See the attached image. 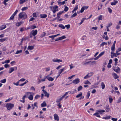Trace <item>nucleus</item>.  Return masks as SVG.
I'll list each match as a JSON object with an SVG mask.
<instances>
[{
	"label": "nucleus",
	"instance_id": "f257e3e1",
	"mask_svg": "<svg viewBox=\"0 0 121 121\" xmlns=\"http://www.w3.org/2000/svg\"><path fill=\"white\" fill-rule=\"evenodd\" d=\"M19 18L18 20H19V18L21 19L23 18V19H26L27 17V15L24 12H23L20 13L18 15Z\"/></svg>",
	"mask_w": 121,
	"mask_h": 121
},
{
	"label": "nucleus",
	"instance_id": "f03ea898",
	"mask_svg": "<svg viewBox=\"0 0 121 121\" xmlns=\"http://www.w3.org/2000/svg\"><path fill=\"white\" fill-rule=\"evenodd\" d=\"M14 104L11 103H7L6 106V107L7 108L8 110H10L11 109L14 107Z\"/></svg>",
	"mask_w": 121,
	"mask_h": 121
},
{
	"label": "nucleus",
	"instance_id": "7ed1b4c3",
	"mask_svg": "<svg viewBox=\"0 0 121 121\" xmlns=\"http://www.w3.org/2000/svg\"><path fill=\"white\" fill-rule=\"evenodd\" d=\"M50 8L54 13H55L58 10V7L57 6H51Z\"/></svg>",
	"mask_w": 121,
	"mask_h": 121
},
{
	"label": "nucleus",
	"instance_id": "20e7f679",
	"mask_svg": "<svg viewBox=\"0 0 121 121\" xmlns=\"http://www.w3.org/2000/svg\"><path fill=\"white\" fill-rule=\"evenodd\" d=\"M79 78H77L73 81V83L75 84H76L79 82Z\"/></svg>",
	"mask_w": 121,
	"mask_h": 121
},
{
	"label": "nucleus",
	"instance_id": "39448f33",
	"mask_svg": "<svg viewBox=\"0 0 121 121\" xmlns=\"http://www.w3.org/2000/svg\"><path fill=\"white\" fill-rule=\"evenodd\" d=\"M46 78L48 81H52L54 80V78L51 77L49 76H46Z\"/></svg>",
	"mask_w": 121,
	"mask_h": 121
},
{
	"label": "nucleus",
	"instance_id": "423d86ee",
	"mask_svg": "<svg viewBox=\"0 0 121 121\" xmlns=\"http://www.w3.org/2000/svg\"><path fill=\"white\" fill-rule=\"evenodd\" d=\"M54 119L55 120L58 121L59 120V117L57 114H55L54 115Z\"/></svg>",
	"mask_w": 121,
	"mask_h": 121
},
{
	"label": "nucleus",
	"instance_id": "0eeeda50",
	"mask_svg": "<svg viewBox=\"0 0 121 121\" xmlns=\"http://www.w3.org/2000/svg\"><path fill=\"white\" fill-rule=\"evenodd\" d=\"M42 91L44 92L45 95V96H47L48 98L49 97V94L46 91L44 90H43Z\"/></svg>",
	"mask_w": 121,
	"mask_h": 121
},
{
	"label": "nucleus",
	"instance_id": "6e6552de",
	"mask_svg": "<svg viewBox=\"0 0 121 121\" xmlns=\"http://www.w3.org/2000/svg\"><path fill=\"white\" fill-rule=\"evenodd\" d=\"M96 111L98 113H99L101 114H103V112H105V111L104 110L101 109L96 110Z\"/></svg>",
	"mask_w": 121,
	"mask_h": 121
},
{
	"label": "nucleus",
	"instance_id": "1a4fd4ad",
	"mask_svg": "<svg viewBox=\"0 0 121 121\" xmlns=\"http://www.w3.org/2000/svg\"><path fill=\"white\" fill-rule=\"evenodd\" d=\"M113 70L115 71L117 73H118L119 71H120V68L118 67H117V68H116V67H114L113 69Z\"/></svg>",
	"mask_w": 121,
	"mask_h": 121
},
{
	"label": "nucleus",
	"instance_id": "9d476101",
	"mask_svg": "<svg viewBox=\"0 0 121 121\" xmlns=\"http://www.w3.org/2000/svg\"><path fill=\"white\" fill-rule=\"evenodd\" d=\"M112 74L114 78L115 79L118 78H119V76L115 73H112Z\"/></svg>",
	"mask_w": 121,
	"mask_h": 121
},
{
	"label": "nucleus",
	"instance_id": "9b49d317",
	"mask_svg": "<svg viewBox=\"0 0 121 121\" xmlns=\"http://www.w3.org/2000/svg\"><path fill=\"white\" fill-rule=\"evenodd\" d=\"M32 32H33L32 33V34L34 36H35L37 34V30H35V31L33 30Z\"/></svg>",
	"mask_w": 121,
	"mask_h": 121
},
{
	"label": "nucleus",
	"instance_id": "f8f14e48",
	"mask_svg": "<svg viewBox=\"0 0 121 121\" xmlns=\"http://www.w3.org/2000/svg\"><path fill=\"white\" fill-rule=\"evenodd\" d=\"M114 2H112L111 3V4L112 5H115L117 3L118 1L116 0H114Z\"/></svg>",
	"mask_w": 121,
	"mask_h": 121
},
{
	"label": "nucleus",
	"instance_id": "ddd939ff",
	"mask_svg": "<svg viewBox=\"0 0 121 121\" xmlns=\"http://www.w3.org/2000/svg\"><path fill=\"white\" fill-rule=\"evenodd\" d=\"M40 17L41 18H46L47 17V15L43 14H41L40 15Z\"/></svg>",
	"mask_w": 121,
	"mask_h": 121
},
{
	"label": "nucleus",
	"instance_id": "4468645a",
	"mask_svg": "<svg viewBox=\"0 0 121 121\" xmlns=\"http://www.w3.org/2000/svg\"><path fill=\"white\" fill-rule=\"evenodd\" d=\"M41 106L42 107L46 106L47 104L46 102L45 101L43 102V103L41 104Z\"/></svg>",
	"mask_w": 121,
	"mask_h": 121
},
{
	"label": "nucleus",
	"instance_id": "2eb2a0df",
	"mask_svg": "<svg viewBox=\"0 0 121 121\" xmlns=\"http://www.w3.org/2000/svg\"><path fill=\"white\" fill-rule=\"evenodd\" d=\"M6 27V26L5 25H2L0 27V30H1L5 29Z\"/></svg>",
	"mask_w": 121,
	"mask_h": 121
},
{
	"label": "nucleus",
	"instance_id": "dca6fc26",
	"mask_svg": "<svg viewBox=\"0 0 121 121\" xmlns=\"http://www.w3.org/2000/svg\"><path fill=\"white\" fill-rule=\"evenodd\" d=\"M64 98L62 96L61 97L60 99H57L56 100V103H59L61 100Z\"/></svg>",
	"mask_w": 121,
	"mask_h": 121
},
{
	"label": "nucleus",
	"instance_id": "f3484780",
	"mask_svg": "<svg viewBox=\"0 0 121 121\" xmlns=\"http://www.w3.org/2000/svg\"><path fill=\"white\" fill-rule=\"evenodd\" d=\"M14 70V67H11L9 69V73H11Z\"/></svg>",
	"mask_w": 121,
	"mask_h": 121
},
{
	"label": "nucleus",
	"instance_id": "a211bd4d",
	"mask_svg": "<svg viewBox=\"0 0 121 121\" xmlns=\"http://www.w3.org/2000/svg\"><path fill=\"white\" fill-rule=\"evenodd\" d=\"M34 48V46H29L27 48V49L28 50H32Z\"/></svg>",
	"mask_w": 121,
	"mask_h": 121
},
{
	"label": "nucleus",
	"instance_id": "6ab92c4d",
	"mask_svg": "<svg viewBox=\"0 0 121 121\" xmlns=\"http://www.w3.org/2000/svg\"><path fill=\"white\" fill-rule=\"evenodd\" d=\"M93 115L94 116H96L97 117H100V116L99 115V113L98 112H96L94 114H93Z\"/></svg>",
	"mask_w": 121,
	"mask_h": 121
},
{
	"label": "nucleus",
	"instance_id": "aec40b11",
	"mask_svg": "<svg viewBox=\"0 0 121 121\" xmlns=\"http://www.w3.org/2000/svg\"><path fill=\"white\" fill-rule=\"evenodd\" d=\"M64 11H60L59 12L57 13V17H58V18H59L60 17L59 16Z\"/></svg>",
	"mask_w": 121,
	"mask_h": 121
},
{
	"label": "nucleus",
	"instance_id": "412c9836",
	"mask_svg": "<svg viewBox=\"0 0 121 121\" xmlns=\"http://www.w3.org/2000/svg\"><path fill=\"white\" fill-rule=\"evenodd\" d=\"M78 9V5H76L75 6L74 9L72 11L73 13L74 12L76 11Z\"/></svg>",
	"mask_w": 121,
	"mask_h": 121
},
{
	"label": "nucleus",
	"instance_id": "4be33fe9",
	"mask_svg": "<svg viewBox=\"0 0 121 121\" xmlns=\"http://www.w3.org/2000/svg\"><path fill=\"white\" fill-rule=\"evenodd\" d=\"M101 86L102 88V89H104L105 87V85L104 84V83L102 82L101 83Z\"/></svg>",
	"mask_w": 121,
	"mask_h": 121
},
{
	"label": "nucleus",
	"instance_id": "5701e85b",
	"mask_svg": "<svg viewBox=\"0 0 121 121\" xmlns=\"http://www.w3.org/2000/svg\"><path fill=\"white\" fill-rule=\"evenodd\" d=\"M110 116H106V117H103L102 118L105 120L108 119L110 118Z\"/></svg>",
	"mask_w": 121,
	"mask_h": 121
},
{
	"label": "nucleus",
	"instance_id": "b1692460",
	"mask_svg": "<svg viewBox=\"0 0 121 121\" xmlns=\"http://www.w3.org/2000/svg\"><path fill=\"white\" fill-rule=\"evenodd\" d=\"M105 108L106 112H108L110 110V108L109 107V106H107L105 107Z\"/></svg>",
	"mask_w": 121,
	"mask_h": 121
},
{
	"label": "nucleus",
	"instance_id": "393cba45",
	"mask_svg": "<svg viewBox=\"0 0 121 121\" xmlns=\"http://www.w3.org/2000/svg\"><path fill=\"white\" fill-rule=\"evenodd\" d=\"M58 26L62 28L63 29H64L65 28V27L62 24H60Z\"/></svg>",
	"mask_w": 121,
	"mask_h": 121
},
{
	"label": "nucleus",
	"instance_id": "a878e982",
	"mask_svg": "<svg viewBox=\"0 0 121 121\" xmlns=\"http://www.w3.org/2000/svg\"><path fill=\"white\" fill-rule=\"evenodd\" d=\"M65 69V68H63L62 69H61L59 71L58 73L60 75V74Z\"/></svg>",
	"mask_w": 121,
	"mask_h": 121
},
{
	"label": "nucleus",
	"instance_id": "bb28decb",
	"mask_svg": "<svg viewBox=\"0 0 121 121\" xmlns=\"http://www.w3.org/2000/svg\"><path fill=\"white\" fill-rule=\"evenodd\" d=\"M23 22H20L17 23L16 24V25L17 26H20L23 23Z\"/></svg>",
	"mask_w": 121,
	"mask_h": 121
},
{
	"label": "nucleus",
	"instance_id": "cd10ccee",
	"mask_svg": "<svg viewBox=\"0 0 121 121\" xmlns=\"http://www.w3.org/2000/svg\"><path fill=\"white\" fill-rule=\"evenodd\" d=\"M28 98L30 100H32L33 99V96L32 95H30L28 97Z\"/></svg>",
	"mask_w": 121,
	"mask_h": 121
},
{
	"label": "nucleus",
	"instance_id": "c85d7f7f",
	"mask_svg": "<svg viewBox=\"0 0 121 121\" xmlns=\"http://www.w3.org/2000/svg\"><path fill=\"white\" fill-rule=\"evenodd\" d=\"M90 91H88L87 93V95H86V98L87 99L89 98V96H90Z\"/></svg>",
	"mask_w": 121,
	"mask_h": 121
},
{
	"label": "nucleus",
	"instance_id": "c756f323",
	"mask_svg": "<svg viewBox=\"0 0 121 121\" xmlns=\"http://www.w3.org/2000/svg\"><path fill=\"white\" fill-rule=\"evenodd\" d=\"M84 83L85 84H91V82L88 80H86L84 82Z\"/></svg>",
	"mask_w": 121,
	"mask_h": 121
},
{
	"label": "nucleus",
	"instance_id": "7c9ffc66",
	"mask_svg": "<svg viewBox=\"0 0 121 121\" xmlns=\"http://www.w3.org/2000/svg\"><path fill=\"white\" fill-rule=\"evenodd\" d=\"M46 35V33L44 32H43L42 34L40 36L41 38H42L43 37H44Z\"/></svg>",
	"mask_w": 121,
	"mask_h": 121
},
{
	"label": "nucleus",
	"instance_id": "2f4dec72",
	"mask_svg": "<svg viewBox=\"0 0 121 121\" xmlns=\"http://www.w3.org/2000/svg\"><path fill=\"white\" fill-rule=\"evenodd\" d=\"M115 46L112 45L111 47V49L112 52H114L115 50Z\"/></svg>",
	"mask_w": 121,
	"mask_h": 121
},
{
	"label": "nucleus",
	"instance_id": "473e14b6",
	"mask_svg": "<svg viewBox=\"0 0 121 121\" xmlns=\"http://www.w3.org/2000/svg\"><path fill=\"white\" fill-rule=\"evenodd\" d=\"M82 94L81 92H80L79 94H78L76 96V97L77 98H79L80 97L82 96Z\"/></svg>",
	"mask_w": 121,
	"mask_h": 121
},
{
	"label": "nucleus",
	"instance_id": "72a5a7b5",
	"mask_svg": "<svg viewBox=\"0 0 121 121\" xmlns=\"http://www.w3.org/2000/svg\"><path fill=\"white\" fill-rule=\"evenodd\" d=\"M22 52V50H21L19 51L17 50L16 53H15V54H17L21 53Z\"/></svg>",
	"mask_w": 121,
	"mask_h": 121
},
{
	"label": "nucleus",
	"instance_id": "f704fd0d",
	"mask_svg": "<svg viewBox=\"0 0 121 121\" xmlns=\"http://www.w3.org/2000/svg\"><path fill=\"white\" fill-rule=\"evenodd\" d=\"M82 88V87L81 86H80L78 88V91H80Z\"/></svg>",
	"mask_w": 121,
	"mask_h": 121
},
{
	"label": "nucleus",
	"instance_id": "c9c22d12",
	"mask_svg": "<svg viewBox=\"0 0 121 121\" xmlns=\"http://www.w3.org/2000/svg\"><path fill=\"white\" fill-rule=\"evenodd\" d=\"M109 102L110 103H111L113 101V99L110 96H109Z\"/></svg>",
	"mask_w": 121,
	"mask_h": 121
},
{
	"label": "nucleus",
	"instance_id": "e433bc0d",
	"mask_svg": "<svg viewBox=\"0 0 121 121\" xmlns=\"http://www.w3.org/2000/svg\"><path fill=\"white\" fill-rule=\"evenodd\" d=\"M26 97V96L24 95L22 97V100L23 101V103H24L25 101V98Z\"/></svg>",
	"mask_w": 121,
	"mask_h": 121
},
{
	"label": "nucleus",
	"instance_id": "4c0bfd02",
	"mask_svg": "<svg viewBox=\"0 0 121 121\" xmlns=\"http://www.w3.org/2000/svg\"><path fill=\"white\" fill-rule=\"evenodd\" d=\"M6 82V79H4L3 80H1L0 82L2 83H4Z\"/></svg>",
	"mask_w": 121,
	"mask_h": 121
},
{
	"label": "nucleus",
	"instance_id": "58836bf2",
	"mask_svg": "<svg viewBox=\"0 0 121 121\" xmlns=\"http://www.w3.org/2000/svg\"><path fill=\"white\" fill-rule=\"evenodd\" d=\"M28 7H23V8H22V9L21 10L22 11H25V10L27 9H28Z\"/></svg>",
	"mask_w": 121,
	"mask_h": 121
},
{
	"label": "nucleus",
	"instance_id": "ea45409f",
	"mask_svg": "<svg viewBox=\"0 0 121 121\" xmlns=\"http://www.w3.org/2000/svg\"><path fill=\"white\" fill-rule=\"evenodd\" d=\"M85 19H86V18H83L81 20V22L79 23V25L81 24L84 21Z\"/></svg>",
	"mask_w": 121,
	"mask_h": 121
},
{
	"label": "nucleus",
	"instance_id": "a19ab883",
	"mask_svg": "<svg viewBox=\"0 0 121 121\" xmlns=\"http://www.w3.org/2000/svg\"><path fill=\"white\" fill-rule=\"evenodd\" d=\"M66 38V37L65 35L63 36H61V37H59V38H60V40H62V39H65Z\"/></svg>",
	"mask_w": 121,
	"mask_h": 121
},
{
	"label": "nucleus",
	"instance_id": "79ce46f5",
	"mask_svg": "<svg viewBox=\"0 0 121 121\" xmlns=\"http://www.w3.org/2000/svg\"><path fill=\"white\" fill-rule=\"evenodd\" d=\"M69 9L66 6H65V7L64 9V11L65 12H67Z\"/></svg>",
	"mask_w": 121,
	"mask_h": 121
},
{
	"label": "nucleus",
	"instance_id": "37998d69",
	"mask_svg": "<svg viewBox=\"0 0 121 121\" xmlns=\"http://www.w3.org/2000/svg\"><path fill=\"white\" fill-rule=\"evenodd\" d=\"M77 15V13H76L75 12L71 16V18H72L73 17H75Z\"/></svg>",
	"mask_w": 121,
	"mask_h": 121
},
{
	"label": "nucleus",
	"instance_id": "c03bdc74",
	"mask_svg": "<svg viewBox=\"0 0 121 121\" xmlns=\"http://www.w3.org/2000/svg\"><path fill=\"white\" fill-rule=\"evenodd\" d=\"M25 2V0H20V4H22Z\"/></svg>",
	"mask_w": 121,
	"mask_h": 121
},
{
	"label": "nucleus",
	"instance_id": "a18cd8bd",
	"mask_svg": "<svg viewBox=\"0 0 121 121\" xmlns=\"http://www.w3.org/2000/svg\"><path fill=\"white\" fill-rule=\"evenodd\" d=\"M107 45V43H106L104 42H103L100 45L101 46H103L104 45Z\"/></svg>",
	"mask_w": 121,
	"mask_h": 121
},
{
	"label": "nucleus",
	"instance_id": "49530a36",
	"mask_svg": "<svg viewBox=\"0 0 121 121\" xmlns=\"http://www.w3.org/2000/svg\"><path fill=\"white\" fill-rule=\"evenodd\" d=\"M6 39V38H5L4 39H0V41L1 42H3Z\"/></svg>",
	"mask_w": 121,
	"mask_h": 121
},
{
	"label": "nucleus",
	"instance_id": "de8ad7c7",
	"mask_svg": "<svg viewBox=\"0 0 121 121\" xmlns=\"http://www.w3.org/2000/svg\"><path fill=\"white\" fill-rule=\"evenodd\" d=\"M76 91L77 90L76 89H74L73 91L70 92V93L72 94H73L76 93Z\"/></svg>",
	"mask_w": 121,
	"mask_h": 121
},
{
	"label": "nucleus",
	"instance_id": "09e8293b",
	"mask_svg": "<svg viewBox=\"0 0 121 121\" xmlns=\"http://www.w3.org/2000/svg\"><path fill=\"white\" fill-rule=\"evenodd\" d=\"M40 96L39 95H36L35 97V99H37L38 98H39L40 97Z\"/></svg>",
	"mask_w": 121,
	"mask_h": 121
},
{
	"label": "nucleus",
	"instance_id": "8fccbe9b",
	"mask_svg": "<svg viewBox=\"0 0 121 121\" xmlns=\"http://www.w3.org/2000/svg\"><path fill=\"white\" fill-rule=\"evenodd\" d=\"M65 27H66L67 29H68L70 28V25L69 24L66 25L65 26Z\"/></svg>",
	"mask_w": 121,
	"mask_h": 121
},
{
	"label": "nucleus",
	"instance_id": "3c124183",
	"mask_svg": "<svg viewBox=\"0 0 121 121\" xmlns=\"http://www.w3.org/2000/svg\"><path fill=\"white\" fill-rule=\"evenodd\" d=\"M93 74V73L92 72H91L90 73H88V76H89L90 77L92 76Z\"/></svg>",
	"mask_w": 121,
	"mask_h": 121
},
{
	"label": "nucleus",
	"instance_id": "603ef678",
	"mask_svg": "<svg viewBox=\"0 0 121 121\" xmlns=\"http://www.w3.org/2000/svg\"><path fill=\"white\" fill-rule=\"evenodd\" d=\"M104 53V52H102L101 53L99 54V56H100V57L101 56L103 55Z\"/></svg>",
	"mask_w": 121,
	"mask_h": 121
},
{
	"label": "nucleus",
	"instance_id": "864d4df0",
	"mask_svg": "<svg viewBox=\"0 0 121 121\" xmlns=\"http://www.w3.org/2000/svg\"><path fill=\"white\" fill-rule=\"evenodd\" d=\"M19 81H18L16 83L15 82H13V84L17 86H18L19 85Z\"/></svg>",
	"mask_w": 121,
	"mask_h": 121
},
{
	"label": "nucleus",
	"instance_id": "5fc2aeb1",
	"mask_svg": "<svg viewBox=\"0 0 121 121\" xmlns=\"http://www.w3.org/2000/svg\"><path fill=\"white\" fill-rule=\"evenodd\" d=\"M108 10L110 13H111L112 12V10L111 9V8H108Z\"/></svg>",
	"mask_w": 121,
	"mask_h": 121
},
{
	"label": "nucleus",
	"instance_id": "6e6d98bb",
	"mask_svg": "<svg viewBox=\"0 0 121 121\" xmlns=\"http://www.w3.org/2000/svg\"><path fill=\"white\" fill-rule=\"evenodd\" d=\"M85 9L84 7H82L80 10V12L81 13H82L84 11Z\"/></svg>",
	"mask_w": 121,
	"mask_h": 121
},
{
	"label": "nucleus",
	"instance_id": "4d7b16f0",
	"mask_svg": "<svg viewBox=\"0 0 121 121\" xmlns=\"http://www.w3.org/2000/svg\"><path fill=\"white\" fill-rule=\"evenodd\" d=\"M13 99V98L12 97L11 98H9L8 99H7L6 101H5V102H9L12 99Z\"/></svg>",
	"mask_w": 121,
	"mask_h": 121
},
{
	"label": "nucleus",
	"instance_id": "13d9d810",
	"mask_svg": "<svg viewBox=\"0 0 121 121\" xmlns=\"http://www.w3.org/2000/svg\"><path fill=\"white\" fill-rule=\"evenodd\" d=\"M90 77H89V76H88V75L87 74L86 75L85 77H84V79H86Z\"/></svg>",
	"mask_w": 121,
	"mask_h": 121
},
{
	"label": "nucleus",
	"instance_id": "bf43d9fd",
	"mask_svg": "<svg viewBox=\"0 0 121 121\" xmlns=\"http://www.w3.org/2000/svg\"><path fill=\"white\" fill-rule=\"evenodd\" d=\"M55 36V35L50 36H49V37L50 38H52V39H54V38L56 37Z\"/></svg>",
	"mask_w": 121,
	"mask_h": 121
},
{
	"label": "nucleus",
	"instance_id": "052dcab7",
	"mask_svg": "<svg viewBox=\"0 0 121 121\" xmlns=\"http://www.w3.org/2000/svg\"><path fill=\"white\" fill-rule=\"evenodd\" d=\"M121 51V48H119L116 50V52L117 53L118 52Z\"/></svg>",
	"mask_w": 121,
	"mask_h": 121
},
{
	"label": "nucleus",
	"instance_id": "680f3d73",
	"mask_svg": "<svg viewBox=\"0 0 121 121\" xmlns=\"http://www.w3.org/2000/svg\"><path fill=\"white\" fill-rule=\"evenodd\" d=\"M33 16L34 17H37L36 13H34L33 14Z\"/></svg>",
	"mask_w": 121,
	"mask_h": 121
},
{
	"label": "nucleus",
	"instance_id": "e2e57ef3",
	"mask_svg": "<svg viewBox=\"0 0 121 121\" xmlns=\"http://www.w3.org/2000/svg\"><path fill=\"white\" fill-rule=\"evenodd\" d=\"M96 62V61H91V62L90 63V65H93L95 64V63Z\"/></svg>",
	"mask_w": 121,
	"mask_h": 121
},
{
	"label": "nucleus",
	"instance_id": "0e129e2a",
	"mask_svg": "<svg viewBox=\"0 0 121 121\" xmlns=\"http://www.w3.org/2000/svg\"><path fill=\"white\" fill-rule=\"evenodd\" d=\"M102 16L101 15H100L98 17V19L99 20H102Z\"/></svg>",
	"mask_w": 121,
	"mask_h": 121
},
{
	"label": "nucleus",
	"instance_id": "69168bd1",
	"mask_svg": "<svg viewBox=\"0 0 121 121\" xmlns=\"http://www.w3.org/2000/svg\"><path fill=\"white\" fill-rule=\"evenodd\" d=\"M36 28V26L33 25L31 26V28L32 29H34L35 28Z\"/></svg>",
	"mask_w": 121,
	"mask_h": 121
},
{
	"label": "nucleus",
	"instance_id": "338daca9",
	"mask_svg": "<svg viewBox=\"0 0 121 121\" xmlns=\"http://www.w3.org/2000/svg\"><path fill=\"white\" fill-rule=\"evenodd\" d=\"M52 60L54 62H58V59H52Z\"/></svg>",
	"mask_w": 121,
	"mask_h": 121
},
{
	"label": "nucleus",
	"instance_id": "774afa93",
	"mask_svg": "<svg viewBox=\"0 0 121 121\" xmlns=\"http://www.w3.org/2000/svg\"><path fill=\"white\" fill-rule=\"evenodd\" d=\"M121 102V97H120L119 99L118 100L117 103H119Z\"/></svg>",
	"mask_w": 121,
	"mask_h": 121
}]
</instances>
